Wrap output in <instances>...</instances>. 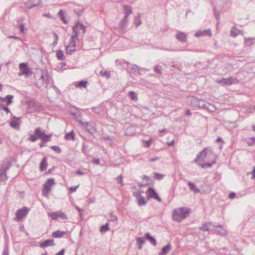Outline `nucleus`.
<instances>
[{
    "mask_svg": "<svg viewBox=\"0 0 255 255\" xmlns=\"http://www.w3.org/2000/svg\"><path fill=\"white\" fill-rule=\"evenodd\" d=\"M52 134L47 135L44 131H42L40 127L36 128L34 130V134H30L29 140L32 142H35L38 138L41 139L43 142H47L51 140L50 137Z\"/></svg>",
    "mask_w": 255,
    "mask_h": 255,
    "instance_id": "nucleus-1",
    "label": "nucleus"
},
{
    "mask_svg": "<svg viewBox=\"0 0 255 255\" xmlns=\"http://www.w3.org/2000/svg\"><path fill=\"white\" fill-rule=\"evenodd\" d=\"M190 209L186 207H182L175 209L172 213L173 219L178 223L181 222L183 219L188 216Z\"/></svg>",
    "mask_w": 255,
    "mask_h": 255,
    "instance_id": "nucleus-2",
    "label": "nucleus"
},
{
    "mask_svg": "<svg viewBox=\"0 0 255 255\" xmlns=\"http://www.w3.org/2000/svg\"><path fill=\"white\" fill-rule=\"evenodd\" d=\"M212 156L215 157L214 154L212 150L209 149L208 148H204L203 150L198 153L196 157L195 158L194 162L197 163L198 165H200V160H203L207 157Z\"/></svg>",
    "mask_w": 255,
    "mask_h": 255,
    "instance_id": "nucleus-3",
    "label": "nucleus"
},
{
    "mask_svg": "<svg viewBox=\"0 0 255 255\" xmlns=\"http://www.w3.org/2000/svg\"><path fill=\"white\" fill-rule=\"evenodd\" d=\"M20 72L18 74L20 75H24L25 78H28L33 74L32 68L29 67L27 63H20L19 65Z\"/></svg>",
    "mask_w": 255,
    "mask_h": 255,
    "instance_id": "nucleus-4",
    "label": "nucleus"
},
{
    "mask_svg": "<svg viewBox=\"0 0 255 255\" xmlns=\"http://www.w3.org/2000/svg\"><path fill=\"white\" fill-rule=\"evenodd\" d=\"M55 182L54 178H49L43 185L42 189V195L47 197L50 191L51 190V187L53 185L55 184Z\"/></svg>",
    "mask_w": 255,
    "mask_h": 255,
    "instance_id": "nucleus-5",
    "label": "nucleus"
},
{
    "mask_svg": "<svg viewBox=\"0 0 255 255\" xmlns=\"http://www.w3.org/2000/svg\"><path fill=\"white\" fill-rule=\"evenodd\" d=\"M29 211V208L23 207L22 209L18 210L16 213V219L17 221H20L24 218Z\"/></svg>",
    "mask_w": 255,
    "mask_h": 255,
    "instance_id": "nucleus-6",
    "label": "nucleus"
},
{
    "mask_svg": "<svg viewBox=\"0 0 255 255\" xmlns=\"http://www.w3.org/2000/svg\"><path fill=\"white\" fill-rule=\"evenodd\" d=\"M197 107L202 109H207L210 111H213L215 109L214 106L212 104L201 99H199L198 100Z\"/></svg>",
    "mask_w": 255,
    "mask_h": 255,
    "instance_id": "nucleus-7",
    "label": "nucleus"
},
{
    "mask_svg": "<svg viewBox=\"0 0 255 255\" xmlns=\"http://www.w3.org/2000/svg\"><path fill=\"white\" fill-rule=\"evenodd\" d=\"M73 31L80 32L81 34L83 36L86 32V26L79 21L77 22L72 28Z\"/></svg>",
    "mask_w": 255,
    "mask_h": 255,
    "instance_id": "nucleus-8",
    "label": "nucleus"
},
{
    "mask_svg": "<svg viewBox=\"0 0 255 255\" xmlns=\"http://www.w3.org/2000/svg\"><path fill=\"white\" fill-rule=\"evenodd\" d=\"M49 216H50L52 220H57L59 218L63 220L68 219L67 216L65 213L60 212L51 213L49 214Z\"/></svg>",
    "mask_w": 255,
    "mask_h": 255,
    "instance_id": "nucleus-9",
    "label": "nucleus"
},
{
    "mask_svg": "<svg viewBox=\"0 0 255 255\" xmlns=\"http://www.w3.org/2000/svg\"><path fill=\"white\" fill-rule=\"evenodd\" d=\"M128 67L131 72L135 74H141V72H144L143 68H140L138 66L135 64H129L128 63Z\"/></svg>",
    "mask_w": 255,
    "mask_h": 255,
    "instance_id": "nucleus-10",
    "label": "nucleus"
},
{
    "mask_svg": "<svg viewBox=\"0 0 255 255\" xmlns=\"http://www.w3.org/2000/svg\"><path fill=\"white\" fill-rule=\"evenodd\" d=\"M8 165L5 166L3 165L0 168V181H4L7 179L6 174V171L9 168Z\"/></svg>",
    "mask_w": 255,
    "mask_h": 255,
    "instance_id": "nucleus-11",
    "label": "nucleus"
},
{
    "mask_svg": "<svg viewBox=\"0 0 255 255\" xmlns=\"http://www.w3.org/2000/svg\"><path fill=\"white\" fill-rule=\"evenodd\" d=\"M175 38L179 42L182 43L186 42L187 39V34L186 33L180 31H177V33L175 35Z\"/></svg>",
    "mask_w": 255,
    "mask_h": 255,
    "instance_id": "nucleus-12",
    "label": "nucleus"
},
{
    "mask_svg": "<svg viewBox=\"0 0 255 255\" xmlns=\"http://www.w3.org/2000/svg\"><path fill=\"white\" fill-rule=\"evenodd\" d=\"M118 218L116 216H114V218L109 220L108 222L105 225H103L100 228V232L102 233H106V232L110 230L109 228V222H116L117 223Z\"/></svg>",
    "mask_w": 255,
    "mask_h": 255,
    "instance_id": "nucleus-13",
    "label": "nucleus"
},
{
    "mask_svg": "<svg viewBox=\"0 0 255 255\" xmlns=\"http://www.w3.org/2000/svg\"><path fill=\"white\" fill-rule=\"evenodd\" d=\"M39 3L40 0H28L24 3V5L28 9H31L32 8L38 5Z\"/></svg>",
    "mask_w": 255,
    "mask_h": 255,
    "instance_id": "nucleus-14",
    "label": "nucleus"
},
{
    "mask_svg": "<svg viewBox=\"0 0 255 255\" xmlns=\"http://www.w3.org/2000/svg\"><path fill=\"white\" fill-rule=\"evenodd\" d=\"M19 122H21L20 118H16L13 116L9 124L12 128L18 129L19 128Z\"/></svg>",
    "mask_w": 255,
    "mask_h": 255,
    "instance_id": "nucleus-15",
    "label": "nucleus"
},
{
    "mask_svg": "<svg viewBox=\"0 0 255 255\" xmlns=\"http://www.w3.org/2000/svg\"><path fill=\"white\" fill-rule=\"evenodd\" d=\"M134 196L137 198V203L139 206L144 205L146 204V201L144 198L141 195L139 192L134 193Z\"/></svg>",
    "mask_w": 255,
    "mask_h": 255,
    "instance_id": "nucleus-16",
    "label": "nucleus"
},
{
    "mask_svg": "<svg viewBox=\"0 0 255 255\" xmlns=\"http://www.w3.org/2000/svg\"><path fill=\"white\" fill-rule=\"evenodd\" d=\"M128 21V19L125 17L120 21V23L119 24L120 30L122 32H125L127 30V22Z\"/></svg>",
    "mask_w": 255,
    "mask_h": 255,
    "instance_id": "nucleus-17",
    "label": "nucleus"
},
{
    "mask_svg": "<svg viewBox=\"0 0 255 255\" xmlns=\"http://www.w3.org/2000/svg\"><path fill=\"white\" fill-rule=\"evenodd\" d=\"M55 245L54 241L53 239H49L44 241L40 245V247L44 248L49 246H54Z\"/></svg>",
    "mask_w": 255,
    "mask_h": 255,
    "instance_id": "nucleus-18",
    "label": "nucleus"
},
{
    "mask_svg": "<svg viewBox=\"0 0 255 255\" xmlns=\"http://www.w3.org/2000/svg\"><path fill=\"white\" fill-rule=\"evenodd\" d=\"M199 99L195 97H190L187 99V103L193 107H197Z\"/></svg>",
    "mask_w": 255,
    "mask_h": 255,
    "instance_id": "nucleus-19",
    "label": "nucleus"
},
{
    "mask_svg": "<svg viewBox=\"0 0 255 255\" xmlns=\"http://www.w3.org/2000/svg\"><path fill=\"white\" fill-rule=\"evenodd\" d=\"M38 73L41 75L39 80H48V74L46 69H38L37 70Z\"/></svg>",
    "mask_w": 255,
    "mask_h": 255,
    "instance_id": "nucleus-20",
    "label": "nucleus"
},
{
    "mask_svg": "<svg viewBox=\"0 0 255 255\" xmlns=\"http://www.w3.org/2000/svg\"><path fill=\"white\" fill-rule=\"evenodd\" d=\"M66 234V232L57 230L52 233V237L55 238H60Z\"/></svg>",
    "mask_w": 255,
    "mask_h": 255,
    "instance_id": "nucleus-21",
    "label": "nucleus"
},
{
    "mask_svg": "<svg viewBox=\"0 0 255 255\" xmlns=\"http://www.w3.org/2000/svg\"><path fill=\"white\" fill-rule=\"evenodd\" d=\"M84 11L85 8L82 6L77 5L74 6V11L79 16H81Z\"/></svg>",
    "mask_w": 255,
    "mask_h": 255,
    "instance_id": "nucleus-22",
    "label": "nucleus"
},
{
    "mask_svg": "<svg viewBox=\"0 0 255 255\" xmlns=\"http://www.w3.org/2000/svg\"><path fill=\"white\" fill-rule=\"evenodd\" d=\"M213 227L214 229H216L217 227L219 228V230H216V232L218 235L222 236H226L227 235V232L223 229L221 226H213Z\"/></svg>",
    "mask_w": 255,
    "mask_h": 255,
    "instance_id": "nucleus-23",
    "label": "nucleus"
},
{
    "mask_svg": "<svg viewBox=\"0 0 255 255\" xmlns=\"http://www.w3.org/2000/svg\"><path fill=\"white\" fill-rule=\"evenodd\" d=\"M211 222L205 223L203 224L201 227L199 228L200 230L203 231H209L213 227Z\"/></svg>",
    "mask_w": 255,
    "mask_h": 255,
    "instance_id": "nucleus-24",
    "label": "nucleus"
},
{
    "mask_svg": "<svg viewBox=\"0 0 255 255\" xmlns=\"http://www.w3.org/2000/svg\"><path fill=\"white\" fill-rule=\"evenodd\" d=\"M238 81H217V83L220 85L224 86L226 85H231L237 83Z\"/></svg>",
    "mask_w": 255,
    "mask_h": 255,
    "instance_id": "nucleus-25",
    "label": "nucleus"
},
{
    "mask_svg": "<svg viewBox=\"0 0 255 255\" xmlns=\"http://www.w3.org/2000/svg\"><path fill=\"white\" fill-rule=\"evenodd\" d=\"M144 237L145 239L147 240L151 244L156 246V241L154 238L150 236V233H146L145 234Z\"/></svg>",
    "mask_w": 255,
    "mask_h": 255,
    "instance_id": "nucleus-26",
    "label": "nucleus"
},
{
    "mask_svg": "<svg viewBox=\"0 0 255 255\" xmlns=\"http://www.w3.org/2000/svg\"><path fill=\"white\" fill-rule=\"evenodd\" d=\"M191 190L194 192V193H197L200 192V189L195 185V184L191 181H189L187 183Z\"/></svg>",
    "mask_w": 255,
    "mask_h": 255,
    "instance_id": "nucleus-27",
    "label": "nucleus"
},
{
    "mask_svg": "<svg viewBox=\"0 0 255 255\" xmlns=\"http://www.w3.org/2000/svg\"><path fill=\"white\" fill-rule=\"evenodd\" d=\"M58 16H59L60 20L65 24H67L68 23V21L66 20L65 16V11L60 9L58 12Z\"/></svg>",
    "mask_w": 255,
    "mask_h": 255,
    "instance_id": "nucleus-28",
    "label": "nucleus"
},
{
    "mask_svg": "<svg viewBox=\"0 0 255 255\" xmlns=\"http://www.w3.org/2000/svg\"><path fill=\"white\" fill-rule=\"evenodd\" d=\"M171 249V245L170 244H168L162 248L161 251L159 253L158 255H166Z\"/></svg>",
    "mask_w": 255,
    "mask_h": 255,
    "instance_id": "nucleus-29",
    "label": "nucleus"
},
{
    "mask_svg": "<svg viewBox=\"0 0 255 255\" xmlns=\"http://www.w3.org/2000/svg\"><path fill=\"white\" fill-rule=\"evenodd\" d=\"M13 96L11 95H8L6 96L4 98H2V101L6 102L7 105H9L13 102Z\"/></svg>",
    "mask_w": 255,
    "mask_h": 255,
    "instance_id": "nucleus-30",
    "label": "nucleus"
},
{
    "mask_svg": "<svg viewBox=\"0 0 255 255\" xmlns=\"http://www.w3.org/2000/svg\"><path fill=\"white\" fill-rule=\"evenodd\" d=\"M125 10V16L124 17L128 18V15L132 13V10L129 5H125L124 6Z\"/></svg>",
    "mask_w": 255,
    "mask_h": 255,
    "instance_id": "nucleus-31",
    "label": "nucleus"
},
{
    "mask_svg": "<svg viewBox=\"0 0 255 255\" xmlns=\"http://www.w3.org/2000/svg\"><path fill=\"white\" fill-rule=\"evenodd\" d=\"M47 166V160L45 157H44L40 163V170L41 171L45 170Z\"/></svg>",
    "mask_w": 255,
    "mask_h": 255,
    "instance_id": "nucleus-32",
    "label": "nucleus"
},
{
    "mask_svg": "<svg viewBox=\"0 0 255 255\" xmlns=\"http://www.w3.org/2000/svg\"><path fill=\"white\" fill-rule=\"evenodd\" d=\"M147 194L148 197L152 198H153V197H155V196L157 194L155 190L151 187H149L147 189Z\"/></svg>",
    "mask_w": 255,
    "mask_h": 255,
    "instance_id": "nucleus-33",
    "label": "nucleus"
},
{
    "mask_svg": "<svg viewBox=\"0 0 255 255\" xmlns=\"http://www.w3.org/2000/svg\"><path fill=\"white\" fill-rule=\"evenodd\" d=\"M100 74L101 75V76L104 78L108 79L111 78V72L109 71H107V70H105L104 71H101L100 72Z\"/></svg>",
    "mask_w": 255,
    "mask_h": 255,
    "instance_id": "nucleus-34",
    "label": "nucleus"
},
{
    "mask_svg": "<svg viewBox=\"0 0 255 255\" xmlns=\"http://www.w3.org/2000/svg\"><path fill=\"white\" fill-rule=\"evenodd\" d=\"M65 138L66 140H75V133L73 131H71L65 135Z\"/></svg>",
    "mask_w": 255,
    "mask_h": 255,
    "instance_id": "nucleus-35",
    "label": "nucleus"
},
{
    "mask_svg": "<svg viewBox=\"0 0 255 255\" xmlns=\"http://www.w3.org/2000/svg\"><path fill=\"white\" fill-rule=\"evenodd\" d=\"M88 84L87 81H81L80 82H74V85L77 87H86V85Z\"/></svg>",
    "mask_w": 255,
    "mask_h": 255,
    "instance_id": "nucleus-36",
    "label": "nucleus"
},
{
    "mask_svg": "<svg viewBox=\"0 0 255 255\" xmlns=\"http://www.w3.org/2000/svg\"><path fill=\"white\" fill-rule=\"evenodd\" d=\"M239 33V30L236 27L233 26L231 30V35L234 37L237 36Z\"/></svg>",
    "mask_w": 255,
    "mask_h": 255,
    "instance_id": "nucleus-37",
    "label": "nucleus"
},
{
    "mask_svg": "<svg viewBox=\"0 0 255 255\" xmlns=\"http://www.w3.org/2000/svg\"><path fill=\"white\" fill-rule=\"evenodd\" d=\"M56 57L59 60H63L64 58V55L63 51L61 50H58L56 53Z\"/></svg>",
    "mask_w": 255,
    "mask_h": 255,
    "instance_id": "nucleus-38",
    "label": "nucleus"
},
{
    "mask_svg": "<svg viewBox=\"0 0 255 255\" xmlns=\"http://www.w3.org/2000/svg\"><path fill=\"white\" fill-rule=\"evenodd\" d=\"M216 162L215 158H214L213 161L211 163H205L203 164H201V167L202 168H207L208 167H211L213 164H214Z\"/></svg>",
    "mask_w": 255,
    "mask_h": 255,
    "instance_id": "nucleus-39",
    "label": "nucleus"
},
{
    "mask_svg": "<svg viewBox=\"0 0 255 255\" xmlns=\"http://www.w3.org/2000/svg\"><path fill=\"white\" fill-rule=\"evenodd\" d=\"M128 96L132 100L136 101L138 100L137 94L133 91H130L128 94Z\"/></svg>",
    "mask_w": 255,
    "mask_h": 255,
    "instance_id": "nucleus-40",
    "label": "nucleus"
},
{
    "mask_svg": "<svg viewBox=\"0 0 255 255\" xmlns=\"http://www.w3.org/2000/svg\"><path fill=\"white\" fill-rule=\"evenodd\" d=\"M53 34L54 37V40L52 43V46L53 47H55L58 43L59 36L55 32H53Z\"/></svg>",
    "mask_w": 255,
    "mask_h": 255,
    "instance_id": "nucleus-41",
    "label": "nucleus"
},
{
    "mask_svg": "<svg viewBox=\"0 0 255 255\" xmlns=\"http://www.w3.org/2000/svg\"><path fill=\"white\" fill-rule=\"evenodd\" d=\"M153 174L154 178L158 180H161L165 176V175L157 172H154Z\"/></svg>",
    "mask_w": 255,
    "mask_h": 255,
    "instance_id": "nucleus-42",
    "label": "nucleus"
},
{
    "mask_svg": "<svg viewBox=\"0 0 255 255\" xmlns=\"http://www.w3.org/2000/svg\"><path fill=\"white\" fill-rule=\"evenodd\" d=\"M66 52L69 54H72V52L75 51L76 47H71L70 46H66Z\"/></svg>",
    "mask_w": 255,
    "mask_h": 255,
    "instance_id": "nucleus-43",
    "label": "nucleus"
},
{
    "mask_svg": "<svg viewBox=\"0 0 255 255\" xmlns=\"http://www.w3.org/2000/svg\"><path fill=\"white\" fill-rule=\"evenodd\" d=\"M154 71L157 74H161L162 73L161 66L159 65L155 66L154 68Z\"/></svg>",
    "mask_w": 255,
    "mask_h": 255,
    "instance_id": "nucleus-44",
    "label": "nucleus"
},
{
    "mask_svg": "<svg viewBox=\"0 0 255 255\" xmlns=\"http://www.w3.org/2000/svg\"><path fill=\"white\" fill-rule=\"evenodd\" d=\"M50 148L54 150L55 151L57 152V153H60L61 152V148L59 147V146L57 145H53L50 147Z\"/></svg>",
    "mask_w": 255,
    "mask_h": 255,
    "instance_id": "nucleus-45",
    "label": "nucleus"
},
{
    "mask_svg": "<svg viewBox=\"0 0 255 255\" xmlns=\"http://www.w3.org/2000/svg\"><path fill=\"white\" fill-rule=\"evenodd\" d=\"M73 32L74 33V34L73 35L70 37V39L75 40V41H76V39H78L79 35L81 34V32H76V31H73Z\"/></svg>",
    "mask_w": 255,
    "mask_h": 255,
    "instance_id": "nucleus-46",
    "label": "nucleus"
},
{
    "mask_svg": "<svg viewBox=\"0 0 255 255\" xmlns=\"http://www.w3.org/2000/svg\"><path fill=\"white\" fill-rule=\"evenodd\" d=\"M137 245H142L144 243L145 240L143 238H137L136 239Z\"/></svg>",
    "mask_w": 255,
    "mask_h": 255,
    "instance_id": "nucleus-47",
    "label": "nucleus"
},
{
    "mask_svg": "<svg viewBox=\"0 0 255 255\" xmlns=\"http://www.w3.org/2000/svg\"><path fill=\"white\" fill-rule=\"evenodd\" d=\"M67 46H70L71 47H76V41H75V40H73L70 38L69 44Z\"/></svg>",
    "mask_w": 255,
    "mask_h": 255,
    "instance_id": "nucleus-48",
    "label": "nucleus"
},
{
    "mask_svg": "<svg viewBox=\"0 0 255 255\" xmlns=\"http://www.w3.org/2000/svg\"><path fill=\"white\" fill-rule=\"evenodd\" d=\"M202 35H211V31L209 29H205L203 31H201Z\"/></svg>",
    "mask_w": 255,
    "mask_h": 255,
    "instance_id": "nucleus-49",
    "label": "nucleus"
},
{
    "mask_svg": "<svg viewBox=\"0 0 255 255\" xmlns=\"http://www.w3.org/2000/svg\"><path fill=\"white\" fill-rule=\"evenodd\" d=\"M214 12L216 18L218 20L220 18V12L216 10L215 8H214Z\"/></svg>",
    "mask_w": 255,
    "mask_h": 255,
    "instance_id": "nucleus-50",
    "label": "nucleus"
},
{
    "mask_svg": "<svg viewBox=\"0 0 255 255\" xmlns=\"http://www.w3.org/2000/svg\"><path fill=\"white\" fill-rule=\"evenodd\" d=\"M24 23H20L19 24V29H20V32L21 33L23 34L24 31Z\"/></svg>",
    "mask_w": 255,
    "mask_h": 255,
    "instance_id": "nucleus-51",
    "label": "nucleus"
},
{
    "mask_svg": "<svg viewBox=\"0 0 255 255\" xmlns=\"http://www.w3.org/2000/svg\"><path fill=\"white\" fill-rule=\"evenodd\" d=\"M141 21L139 19V17H137V18H135V25L136 26H139V25L141 24Z\"/></svg>",
    "mask_w": 255,
    "mask_h": 255,
    "instance_id": "nucleus-52",
    "label": "nucleus"
},
{
    "mask_svg": "<svg viewBox=\"0 0 255 255\" xmlns=\"http://www.w3.org/2000/svg\"><path fill=\"white\" fill-rule=\"evenodd\" d=\"M145 144L144 146L146 147H149L151 145V140L150 139L146 140V141H145Z\"/></svg>",
    "mask_w": 255,
    "mask_h": 255,
    "instance_id": "nucleus-53",
    "label": "nucleus"
},
{
    "mask_svg": "<svg viewBox=\"0 0 255 255\" xmlns=\"http://www.w3.org/2000/svg\"><path fill=\"white\" fill-rule=\"evenodd\" d=\"M79 123L83 126L84 127H87L89 126V123L88 122H83L82 121H78Z\"/></svg>",
    "mask_w": 255,
    "mask_h": 255,
    "instance_id": "nucleus-54",
    "label": "nucleus"
},
{
    "mask_svg": "<svg viewBox=\"0 0 255 255\" xmlns=\"http://www.w3.org/2000/svg\"><path fill=\"white\" fill-rule=\"evenodd\" d=\"M2 255H8V249L7 248H4Z\"/></svg>",
    "mask_w": 255,
    "mask_h": 255,
    "instance_id": "nucleus-55",
    "label": "nucleus"
},
{
    "mask_svg": "<svg viewBox=\"0 0 255 255\" xmlns=\"http://www.w3.org/2000/svg\"><path fill=\"white\" fill-rule=\"evenodd\" d=\"M254 38H253V39H251V38H249L248 39H246V43L248 44V42H251L249 44H251L252 43H254Z\"/></svg>",
    "mask_w": 255,
    "mask_h": 255,
    "instance_id": "nucleus-56",
    "label": "nucleus"
},
{
    "mask_svg": "<svg viewBox=\"0 0 255 255\" xmlns=\"http://www.w3.org/2000/svg\"><path fill=\"white\" fill-rule=\"evenodd\" d=\"M79 187V185L77 186H75V187H71L69 189L71 191V192H75L76 191V190H77V189Z\"/></svg>",
    "mask_w": 255,
    "mask_h": 255,
    "instance_id": "nucleus-57",
    "label": "nucleus"
},
{
    "mask_svg": "<svg viewBox=\"0 0 255 255\" xmlns=\"http://www.w3.org/2000/svg\"><path fill=\"white\" fill-rule=\"evenodd\" d=\"M2 110L5 111L6 112V113H10L9 109L7 107H6L4 105L2 107Z\"/></svg>",
    "mask_w": 255,
    "mask_h": 255,
    "instance_id": "nucleus-58",
    "label": "nucleus"
},
{
    "mask_svg": "<svg viewBox=\"0 0 255 255\" xmlns=\"http://www.w3.org/2000/svg\"><path fill=\"white\" fill-rule=\"evenodd\" d=\"M236 196V194L234 192H231L229 194V198L230 199H233Z\"/></svg>",
    "mask_w": 255,
    "mask_h": 255,
    "instance_id": "nucleus-59",
    "label": "nucleus"
},
{
    "mask_svg": "<svg viewBox=\"0 0 255 255\" xmlns=\"http://www.w3.org/2000/svg\"><path fill=\"white\" fill-rule=\"evenodd\" d=\"M195 36L196 37H200V36H203V35H202V32H201V31H197V32L195 34Z\"/></svg>",
    "mask_w": 255,
    "mask_h": 255,
    "instance_id": "nucleus-60",
    "label": "nucleus"
},
{
    "mask_svg": "<svg viewBox=\"0 0 255 255\" xmlns=\"http://www.w3.org/2000/svg\"><path fill=\"white\" fill-rule=\"evenodd\" d=\"M65 250L62 249L59 253H57L55 255H64Z\"/></svg>",
    "mask_w": 255,
    "mask_h": 255,
    "instance_id": "nucleus-61",
    "label": "nucleus"
},
{
    "mask_svg": "<svg viewBox=\"0 0 255 255\" xmlns=\"http://www.w3.org/2000/svg\"><path fill=\"white\" fill-rule=\"evenodd\" d=\"M158 159H159V158L158 157H155L154 158H150L149 159V161L153 162V161L157 160Z\"/></svg>",
    "mask_w": 255,
    "mask_h": 255,
    "instance_id": "nucleus-62",
    "label": "nucleus"
},
{
    "mask_svg": "<svg viewBox=\"0 0 255 255\" xmlns=\"http://www.w3.org/2000/svg\"><path fill=\"white\" fill-rule=\"evenodd\" d=\"M92 109L93 110V112L96 113V114H99L100 111H98L97 110V108L96 107H93L92 108Z\"/></svg>",
    "mask_w": 255,
    "mask_h": 255,
    "instance_id": "nucleus-63",
    "label": "nucleus"
},
{
    "mask_svg": "<svg viewBox=\"0 0 255 255\" xmlns=\"http://www.w3.org/2000/svg\"><path fill=\"white\" fill-rule=\"evenodd\" d=\"M174 144V140H172L170 142H167V145L169 146H172V145H173Z\"/></svg>",
    "mask_w": 255,
    "mask_h": 255,
    "instance_id": "nucleus-64",
    "label": "nucleus"
}]
</instances>
